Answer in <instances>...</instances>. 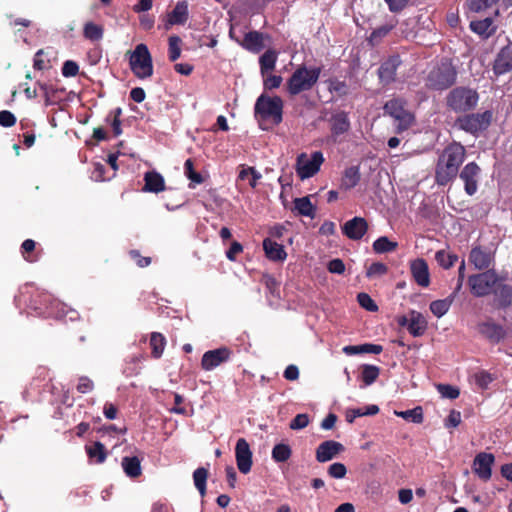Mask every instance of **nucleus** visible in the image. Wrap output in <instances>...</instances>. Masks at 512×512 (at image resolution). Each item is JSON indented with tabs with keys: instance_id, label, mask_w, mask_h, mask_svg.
<instances>
[{
	"instance_id": "1",
	"label": "nucleus",
	"mask_w": 512,
	"mask_h": 512,
	"mask_svg": "<svg viewBox=\"0 0 512 512\" xmlns=\"http://www.w3.org/2000/svg\"><path fill=\"white\" fill-rule=\"evenodd\" d=\"M465 158L466 149L460 142L453 141L446 145L439 153L435 165V183L446 186L452 182L458 176Z\"/></svg>"
},
{
	"instance_id": "2",
	"label": "nucleus",
	"mask_w": 512,
	"mask_h": 512,
	"mask_svg": "<svg viewBox=\"0 0 512 512\" xmlns=\"http://www.w3.org/2000/svg\"><path fill=\"white\" fill-rule=\"evenodd\" d=\"M320 74V67L307 68L304 64H301L288 78L286 91L290 96H296L302 92L310 91L318 82Z\"/></svg>"
},
{
	"instance_id": "3",
	"label": "nucleus",
	"mask_w": 512,
	"mask_h": 512,
	"mask_svg": "<svg viewBox=\"0 0 512 512\" xmlns=\"http://www.w3.org/2000/svg\"><path fill=\"white\" fill-rule=\"evenodd\" d=\"M457 70L449 59H442L428 73L426 87L430 90L443 91L456 83Z\"/></svg>"
},
{
	"instance_id": "4",
	"label": "nucleus",
	"mask_w": 512,
	"mask_h": 512,
	"mask_svg": "<svg viewBox=\"0 0 512 512\" xmlns=\"http://www.w3.org/2000/svg\"><path fill=\"white\" fill-rule=\"evenodd\" d=\"M445 101L449 110L455 113H466L477 106L479 94L472 88L458 86L447 94Z\"/></svg>"
},
{
	"instance_id": "5",
	"label": "nucleus",
	"mask_w": 512,
	"mask_h": 512,
	"mask_svg": "<svg viewBox=\"0 0 512 512\" xmlns=\"http://www.w3.org/2000/svg\"><path fill=\"white\" fill-rule=\"evenodd\" d=\"M283 100L279 96L270 97L261 94L254 106V115L258 120H271L273 124L278 125L283 120Z\"/></svg>"
},
{
	"instance_id": "6",
	"label": "nucleus",
	"mask_w": 512,
	"mask_h": 512,
	"mask_svg": "<svg viewBox=\"0 0 512 512\" xmlns=\"http://www.w3.org/2000/svg\"><path fill=\"white\" fill-rule=\"evenodd\" d=\"M129 66L133 74L139 79H146L153 75L152 56L146 44L136 45L133 51H128Z\"/></svg>"
},
{
	"instance_id": "7",
	"label": "nucleus",
	"mask_w": 512,
	"mask_h": 512,
	"mask_svg": "<svg viewBox=\"0 0 512 512\" xmlns=\"http://www.w3.org/2000/svg\"><path fill=\"white\" fill-rule=\"evenodd\" d=\"M406 106L407 101L401 97L392 98L383 106L385 114L391 116L395 121H397V134L408 130L415 121L414 115L406 108Z\"/></svg>"
},
{
	"instance_id": "8",
	"label": "nucleus",
	"mask_w": 512,
	"mask_h": 512,
	"mask_svg": "<svg viewBox=\"0 0 512 512\" xmlns=\"http://www.w3.org/2000/svg\"><path fill=\"white\" fill-rule=\"evenodd\" d=\"M499 280L494 270H486L482 273L471 275L468 278V284L474 296L484 297L493 292Z\"/></svg>"
},
{
	"instance_id": "9",
	"label": "nucleus",
	"mask_w": 512,
	"mask_h": 512,
	"mask_svg": "<svg viewBox=\"0 0 512 512\" xmlns=\"http://www.w3.org/2000/svg\"><path fill=\"white\" fill-rule=\"evenodd\" d=\"M324 156L321 151H315L310 157L306 153H300L296 158L295 170L301 180L316 175L324 163Z\"/></svg>"
},
{
	"instance_id": "10",
	"label": "nucleus",
	"mask_w": 512,
	"mask_h": 512,
	"mask_svg": "<svg viewBox=\"0 0 512 512\" xmlns=\"http://www.w3.org/2000/svg\"><path fill=\"white\" fill-rule=\"evenodd\" d=\"M492 120V112L486 110L482 113L466 114L459 117L456 121L459 128L465 132L477 135L479 132L486 130Z\"/></svg>"
},
{
	"instance_id": "11",
	"label": "nucleus",
	"mask_w": 512,
	"mask_h": 512,
	"mask_svg": "<svg viewBox=\"0 0 512 512\" xmlns=\"http://www.w3.org/2000/svg\"><path fill=\"white\" fill-rule=\"evenodd\" d=\"M478 334L490 344H498L507 337V329L493 318H486L476 324Z\"/></svg>"
},
{
	"instance_id": "12",
	"label": "nucleus",
	"mask_w": 512,
	"mask_h": 512,
	"mask_svg": "<svg viewBox=\"0 0 512 512\" xmlns=\"http://www.w3.org/2000/svg\"><path fill=\"white\" fill-rule=\"evenodd\" d=\"M397 323L401 327H407L408 332L413 337H420L424 335L427 330V320L422 313L411 310L409 317L402 315L397 317Z\"/></svg>"
},
{
	"instance_id": "13",
	"label": "nucleus",
	"mask_w": 512,
	"mask_h": 512,
	"mask_svg": "<svg viewBox=\"0 0 512 512\" xmlns=\"http://www.w3.org/2000/svg\"><path fill=\"white\" fill-rule=\"evenodd\" d=\"M481 168L476 162L467 163L458 173L460 179L464 182V191L467 195L473 196L478 190V178Z\"/></svg>"
},
{
	"instance_id": "14",
	"label": "nucleus",
	"mask_w": 512,
	"mask_h": 512,
	"mask_svg": "<svg viewBox=\"0 0 512 512\" xmlns=\"http://www.w3.org/2000/svg\"><path fill=\"white\" fill-rule=\"evenodd\" d=\"M232 355V351L227 347H220L214 350L206 351L201 359V367L205 371H211L221 364L227 362Z\"/></svg>"
},
{
	"instance_id": "15",
	"label": "nucleus",
	"mask_w": 512,
	"mask_h": 512,
	"mask_svg": "<svg viewBox=\"0 0 512 512\" xmlns=\"http://www.w3.org/2000/svg\"><path fill=\"white\" fill-rule=\"evenodd\" d=\"M495 457L492 453L480 452L473 461L474 473L483 481L490 480Z\"/></svg>"
},
{
	"instance_id": "16",
	"label": "nucleus",
	"mask_w": 512,
	"mask_h": 512,
	"mask_svg": "<svg viewBox=\"0 0 512 512\" xmlns=\"http://www.w3.org/2000/svg\"><path fill=\"white\" fill-rule=\"evenodd\" d=\"M236 463L243 474L250 472L252 467V451L244 438H239L235 446Z\"/></svg>"
},
{
	"instance_id": "17",
	"label": "nucleus",
	"mask_w": 512,
	"mask_h": 512,
	"mask_svg": "<svg viewBox=\"0 0 512 512\" xmlns=\"http://www.w3.org/2000/svg\"><path fill=\"white\" fill-rule=\"evenodd\" d=\"M369 228L368 222L365 218L355 216L354 218L345 222L342 226V233L351 240H360L367 233Z\"/></svg>"
},
{
	"instance_id": "18",
	"label": "nucleus",
	"mask_w": 512,
	"mask_h": 512,
	"mask_svg": "<svg viewBox=\"0 0 512 512\" xmlns=\"http://www.w3.org/2000/svg\"><path fill=\"white\" fill-rule=\"evenodd\" d=\"M401 64L398 55L389 57L378 68L379 81L383 86H387L396 80L397 69Z\"/></svg>"
},
{
	"instance_id": "19",
	"label": "nucleus",
	"mask_w": 512,
	"mask_h": 512,
	"mask_svg": "<svg viewBox=\"0 0 512 512\" xmlns=\"http://www.w3.org/2000/svg\"><path fill=\"white\" fill-rule=\"evenodd\" d=\"M344 451V446L334 440H326L319 444L316 449L315 457L320 463L328 462Z\"/></svg>"
},
{
	"instance_id": "20",
	"label": "nucleus",
	"mask_w": 512,
	"mask_h": 512,
	"mask_svg": "<svg viewBox=\"0 0 512 512\" xmlns=\"http://www.w3.org/2000/svg\"><path fill=\"white\" fill-rule=\"evenodd\" d=\"M329 122L331 134L335 142L338 136L347 133L351 127L348 114L345 111H339L333 114Z\"/></svg>"
},
{
	"instance_id": "21",
	"label": "nucleus",
	"mask_w": 512,
	"mask_h": 512,
	"mask_svg": "<svg viewBox=\"0 0 512 512\" xmlns=\"http://www.w3.org/2000/svg\"><path fill=\"white\" fill-rule=\"evenodd\" d=\"M512 70V45L503 47L493 64V71L496 75H503Z\"/></svg>"
},
{
	"instance_id": "22",
	"label": "nucleus",
	"mask_w": 512,
	"mask_h": 512,
	"mask_svg": "<svg viewBox=\"0 0 512 512\" xmlns=\"http://www.w3.org/2000/svg\"><path fill=\"white\" fill-rule=\"evenodd\" d=\"M411 274L414 281L421 287H428L430 284L429 268L424 259L418 258L411 262Z\"/></svg>"
},
{
	"instance_id": "23",
	"label": "nucleus",
	"mask_w": 512,
	"mask_h": 512,
	"mask_svg": "<svg viewBox=\"0 0 512 512\" xmlns=\"http://www.w3.org/2000/svg\"><path fill=\"white\" fill-rule=\"evenodd\" d=\"M493 256L487 249H483L480 246L473 247L469 254V261L479 270L489 268Z\"/></svg>"
},
{
	"instance_id": "24",
	"label": "nucleus",
	"mask_w": 512,
	"mask_h": 512,
	"mask_svg": "<svg viewBox=\"0 0 512 512\" xmlns=\"http://www.w3.org/2000/svg\"><path fill=\"white\" fill-rule=\"evenodd\" d=\"M144 186L142 190L150 193H160L166 189L163 176L156 171H148L144 174Z\"/></svg>"
},
{
	"instance_id": "25",
	"label": "nucleus",
	"mask_w": 512,
	"mask_h": 512,
	"mask_svg": "<svg viewBox=\"0 0 512 512\" xmlns=\"http://www.w3.org/2000/svg\"><path fill=\"white\" fill-rule=\"evenodd\" d=\"M263 250L265 252L266 257L274 262H283L287 258V253L282 244L273 241L270 238H265L263 240Z\"/></svg>"
},
{
	"instance_id": "26",
	"label": "nucleus",
	"mask_w": 512,
	"mask_h": 512,
	"mask_svg": "<svg viewBox=\"0 0 512 512\" xmlns=\"http://www.w3.org/2000/svg\"><path fill=\"white\" fill-rule=\"evenodd\" d=\"M241 46L252 53H259L264 47V34L259 31H249L244 35Z\"/></svg>"
},
{
	"instance_id": "27",
	"label": "nucleus",
	"mask_w": 512,
	"mask_h": 512,
	"mask_svg": "<svg viewBox=\"0 0 512 512\" xmlns=\"http://www.w3.org/2000/svg\"><path fill=\"white\" fill-rule=\"evenodd\" d=\"M469 27L482 39H488L496 32V27L493 24V20L489 17L483 20L471 21Z\"/></svg>"
},
{
	"instance_id": "28",
	"label": "nucleus",
	"mask_w": 512,
	"mask_h": 512,
	"mask_svg": "<svg viewBox=\"0 0 512 512\" xmlns=\"http://www.w3.org/2000/svg\"><path fill=\"white\" fill-rule=\"evenodd\" d=\"M361 174L359 166H350L342 174L340 188L342 190H351L360 182Z\"/></svg>"
},
{
	"instance_id": "29",
	"label": "nucleus",
	"mask_w": 512,
	"mask_h": 512,
	"mask_svg": "<svg viewBox=\"0 0 512 512\" xmlns=\"http://www.w3.org/2000/svg\"><path fill=\"white\" fill-rule=\"evenodd\" d=\"M189 17L188 3L186 0L179 1L174 9L168 14V22L171 25H183Z\"/></svg>"
},
{
	"instance_id": "30",
	"label": "nucleus",
	"mask_w": 512,
	"mask_h": 512,
	"mask_svg": "<svg viewBox=\"0 0 512 512\" xmlns=\"http://www.w3.org/2000/svg\"><path fill=\"white\" fill-rule=\"evenodd\" d=\"M492 293H494L500 308H507L512 305V287L510 285L498 282Z\"/></svg>"
},
{
	"instance_id": "31",
	"label": "nucleus",
	"mask_w": 512,
	"mask_h": 512,
	"mask_svg": "<svg viewBox=\"0 0 512 512\" xmlns=\"http://www.w3.org/2000/svg\"><path fill=\"white\" fill-rule=\"evenodd\" d=\"M85 450L90 461L96 464L104 463L108 455L104 444L99 441L86 445Z\"/></svg>"
},
{
	"instance_id": "32",
	"label": "nucleus",
	"mask_w": 512,
	"mask_h": 512,
	"mask_svg": "<svg viewBox=\"0 0 512 512\" xmlns=\"http://www.w3.org/2000/svg\"><path fill=\"white\" fill-rule=\"evenodd\" d=\"M38 297L41 306H36L35 310L38 311L39 314L52 316L53 308H57L60 305V302L54 299L49 293H39Z\"/></svg>"
},
{
	"instance_id": "33",
	"label": "nucleus",
	"mask_w": 512,
	"mask_h": 512,
	"mask_svg": "<svg viewBox=\"0 0 512 512\" xmlns=\"http://www.w3.org/2000/svg\"><path fill=\"white\" fill-rule=\"evenodd\" d=\"M121 465L125 474L130 478H137L142 474L141 462L137 456L123 457Z\"/></svg>"
},
{
	"instance_id": "34",
	"label": "nucleus",
	"mask_w": 512,
	"mask_h": 512,
	"mask_svg": "<svg viewBox=\"0 0 512 512\" xmlns=\"http://www.w3.org/2000/svg\"><path fill=\"white\" fill-rule=\"evenodd\" d=\"M294 209L300 216H306L313 218L315 216L316 207L311 203L309 196L295 198Z\"/></svg>"
},
{
	"instance_id": "35",
	"label": "nucleus",
	"mask_w": 512,
	"mask_h": 512,
	"mask_svg": "<svg viewBox=\"0 0 512 512\" xmlns=\"http://www.w3.org/2000/svg\"><path fill=\"white\" fill-rule=\"evenodd\" d=\"M456 292H453L450 296L445 299H439L432 301L430 303L431 312L438 318L444 316L448 310L450 309L453 300L455 298Z\"/></svg>"
},
{
	"instance_id": "36",
	"label": "nucleus",
	"mask_w": 512,
	"mask_h": 512,
	"mask_svg": "<svg viewBox=\"0 0 512 512\" xmlns=\"http://www.w3.org/2000/svg\"><path fill=\"white\" fill-rule=\"evenodd\" d=\"M150 347H151V355L155 359H159L165 349L166 346V338L163 334L159 332H152L150 335Z\"/></svg>"
},
{
	"instance_id": "37",
	"label": "nucleus",
	"mask_w": 512,
	"mask_h": 512,
	"mask_svg": "<svg viewBox=\"0 0 512 512\" xmlns=\"http://www.w3.org/2000/svg\"><path fill=\"white\" fill-rule=\"evenodd\" d=\"M277 62V52L268 49L266 50L259 58L260 71L263 77L267 74L268 71H271L275 68Z\"/></svg>"
},
{
	"instance_id": "38",
	"label": "nucleus",
	"mask_w": 512,
	"mask_h": 512,
	"mask_svg": "<svg viewBox=\"0 0 512 512\" xmlns=\"http://www.w3.org/2000/svg\"><path fill=\"white\" fill-rule=\"evenodd\" d=\"M360 379L365 386L373 384L380 375V368L371 364H363L360 366Z\"/></svg>"
},
{
	"instance_id": "39",
	"label": "nucleus",
	"mask_w": 512,
	"mask_h": 512,
	"mask_svg": "<svg viewBox=\"0 0 512 512\" xmlns=\"http://www.w3.org/2000/svg\"><path fill=\"white\" fill-rule=\"evenodd\" d=\"M104 28L94 22H87L83 27V36L90 41H99L103 38Z\"/></svg>"
},
{
	"instance_id": "40",
	"label": "nucleus",
	"mask_w": 512,
	"mask_h": 512,
	"mask_svg": "<svg viewBox=\"0 0 512 512\" xmlns=\"http://www.w3.org/2000/svg\"><path fill=\"white\" fill-rule=\"evenodd\" d=\"M397 24V21H393L391 23H387L385 25H382L380 27H377L376 29H374L372 31V33L370 34V37H369V42L372 44V45H377L380 43V41L386 37L390 32L391 30H393L395 28Z\"/></svg>"
},
{
	"instance_id": "41",
	"label": "nucleus",
	"mask_w": 512,
	"mask_h": 512,
	"mask_svg": "<svg viewBox=\"0 0 512 512\" xmlns=\"http://www.w3.org/2000/svg\"><path fill=\"white\" fill-rule=\"evenodd\" d=\"M208 475L209 472L204 467H199L193 472L194 485L202 498L206 495V482Z\"/></svg>"
},
{
	"instance_id": "42",
	"label": "nucleus",
	"mask_w": 512,
	"mask_h": 512,
	"mask_svg": "<svg viewBox=\"0 0 512 512\" xmlns=\"http://www.w3.org/2000/svg\"><path fill=\"white\" fill-rule=\"evenodd\" d=\"M372 247L375 253L382 254L396 250L398 243L389 240L386 236H381L373 242Z\"/></svg>"
},
{
	"instance_id": "43",
	"label": "nucleus",
	"mask_w": 512,
	"mask_h": 512,
	"mask_svg": "<svg viewBox=\"0 0 512 512\" xmlns=\"http://www.w3.org/2000/svg\"><path fill=\"white\" fill-rule=\"evenodd\" d=\"M271 454L275 462H286L292 455V449L288 444L279 443L273 447Z\"/></svg>"
},
{
	"instance_id": "44",
	"label": "nucleus",
	"mask_w": 512,
	"mask_h": 512,
	"mask_svg": "<svg viewBox=\"0 0 512 512\" xmlns=\"http://www.w3.org/2000/svg\"><path fill=\"white\" fill-rule=\"evenodd\" d=\"M122 115V109L120 107H117L109 112V114L106 117V122L110 123L114 136H119L122 133L121 128V117Z\"/></svg>"
},
{
	"instance_id": "45",
	"label": "nucleus",
	"mask_w": 512,
	"mask_h": 512,
	"mask_svg": "<svg viewBox=\"0 0 512 512\" xmlns=\"http://www.w3.org/2000/svg\"><path fill=\"white\" fill-rule=\"evenodd\" d=\"M435 260L442 268L449 269L457 262L458 257L446 250H439L435 254Z\"/></svg>"
},
{
	"instance_id": "46",
	"label": "nucleus",
	"mask_w": 512,
	"mask_h": 512,
	"mask_svg": "<svg viewBox=\"0 0 512 512\" xmlns=\"http://www.w3.org/2000/svg\"><path fill=\"white\" fill-rule=\"evenodd\" d=\"M395 414L407 421H411L413 423L420 424L423 422V409L421 406H417L413 409H409L406 411H395Z\"/></svg>"
},
{
	"instance_id": "47",
	"label": "nucleus",
	"mask_w": 512,
	"mask_h": 512,
	"mask_svg": "<svg viewBox=\"0 0 512 512\" xmlns=\"http://www.w3.org/2000/svg\"><path fill=\"white\" fill-rule=\"evenodd\" d=\"M182 40L177 35H172L168 39V57L171 62H175L181 55Z\"/></svg>"
},
{
	"instance_id": "48",
	"label": "nucleus",
	"mask_w": 512,
	"mask_h": 512,
	"mask_svg": "<svg viewBox=\"0 0 512 512\" xmlns=\"http://www.w3.org/2000/svg\"><path fill=\"white\" fill-rule=\"evenodd\" d=\"M261 282L265 285L267 291L274 297H280V283L276 278L268 273L262 275Z\"/></svg>"
},
{
	"instance_id": "49",
	"label": "nucleus",
	"mask_w": 512,
	"mask_h": 512,
	"mask_svg": "<svg viewBox=\"0 0 512 512\" xmlns=\"http://www.w3.org/2000/svg\"><path fill=\"white\" fill-rule=\"evenodd\" d=\"M498 1L499 0H467L466 5L471 12L478 13L490 8Z\"/></svg>"
},
{
	"instance_id": "50",
	"label": "nucleus",
	"mask_w": 512,
	"mask_h": 512,
	"mask_svg": "<svg viewBox=\"0 0 512 512\" xmlns=\"http://www.w3.org/2000/svg\"><path fill=\"white\" fill-rule=\"evenodd\" d=\"M184 171H185L186 177L192 183H195V184L203 183L204 178L202 177V175L199 172L195 171L194 164H193V161L191 159H187L185 161V163H184Z\"/></svg>"
},
{
	"instance_id": "51",
	"label": "nucleus",
	"mask_w": 512,
	"mask_h": 512,
	"mask_svg": "<svg viewBox=\"0 0 512 512\" xmlns=\"http://www.w3.org/2000/svg\"><path fill=\"white\" fill-rule=\"evenodd\" d=\"M359 305L369 312L378 311V306L369 294L361 292L357 295Z\"/></svg>"
},
{
	"instance_id": "52",
	"label": "nucleus",
	"mask_w": 512,
	"mask_h": 512,
	"mask_svg": "<svg viewBox=\"0 0 512 512\" xmlns=\"http://www.w3.org/2000/svg\"><path fill=\"white\" fill-rule=\"evenodd\" d=\"M437 391L443 398L456 399L460 395V391L457 387L449 384H438Z\"/></svg>"
},
{
	"instance_id": "53",
	"label": "nucleus",
	"mask_w": 512,
	"mask_h": 512,
	"mask_svg": "<svg viewBox=\"0 0 512 512\" xmlns=\"http://www.w3.org/2000/svg\"><path fill=\"white\" fill-rule=\"evenodd\" d=\"M328 475L335 479H342L347 474V468L343 463L335 462L328 467Z\"/></svg>"
},
{
	"instance_id": "54",
	"label": "nucleus",
	"mask_w": 512,
	"mask_h": 512,
	"mask_svg": "<svg viewBox=\"0 0 512 512\" xmlns=\"http://www.w3.org/2000/svg\"><path fill=\"white\" fill-rule=\"evenodd\" d=\"M310 419L308 414H297L290 422L289 427L292 430H301L309 425Z\"/></svg>"
},
{
	"instance_id": "55",
	"label": "nucleus",
	"mask_w": 512,
	"mask_h": 512,
	"mask_svg": "<svg viewBox=\"0 0 512 512\" xmlns=\"http://www.w3.org/2000/svg\"><path fill=\"white\" fill-rule=\"evenodd\" d=\"M388 272V267L384 263L381 262H374L372 263L366 272V276L368 278L376 277V276H382L385 275Z\"/></svg>"
},
{
	"instance_id": "56",
	"label": "nucleus",
	"mask_w": 512,
	"mask_h": 512,
	"mask_svg": "<svg viewBox=\"0 0 512 512\" xmlns=\"http://www.w3.org/2000/svg\"><path fill=\"white\" fill-rule=\"evenodd\" d=\"M36 243L32 239H26L21 245V253L24 259L28 262H34L36 258L31 255L35 250Z\"/></svg>"
},
{
	"instance_id": "57",
	"label": "nucleus",
	"mask_w": 512,
	"mask_h": 512,
	"mask_svg": "<svg viewBox=\"0 0 512 512\" xmlns=\"http://www.w3.org/2000/svg\"><path fill=\"white\" fill-rule=\"evenodd\" d=\"M76 389L81 394L89 393L94 389V382L87 376H81L78 379Z\"/></svg>"
},
{
	"instance_id": "58",
	"label": "nucleus",
	"mask_w": 512,
	"mask_h": 512,
	"mask_svg": "<svg viewBox=\"0 0 512 512\" xmlns=\"http://www.w3.org/2000/svg\"><path fill=\"white\" fill-rule=\"evenodd\" d=\"M79 73V65L72 60H67L62 66V75L64 77H75Z\"/></svg>"
},
{
	"instance_id": "59",
	"label": "nucleus",
	"mask_w": 512,
	"mask_h": 512,
	"mask_svg": "<svg viewBox=\"0 0 512 512\" xmlns=\"http://www.w3.org/2000/svg\"><path fill=\"white\" fill-rule=\"evenodd\" d=\"M283 78L280 75H268L264 77L263 86L265 90H273L280 87Z\"/></svg>"
},
{
	"instance_id": "60",
	"label": "nucleus",
	"mask_w": 512,
	"mask_h": 512,
	"mask_svg": "<svg viewBox=\"0 0 512 512\" xmlns=\"http://www.w3.org/2000/svg\"><path fill=\"white\" fill-rule=\"evenodd\" d=\"M461 423V412L458 410H451L448 417L445 419L446 428H456Z\"/></svg>"
},
{
	"instance_id": "61",
	"label": "nucleus",
	"mask_w": 512,
	"mask_h": 512,
	"mask_svg": "<svg viewBox=\"0 0 512 512\" xmlns=\"http://www.w3.org/2000/svg\"><path fill=\"white\" fill-rule=\"evenodd\" d=\"M16 123V117L15 115L8 111V110H2L0 111V125L3 127H12Z\"/></svg>"
},
{
	"instance_id": "62",
	"label": "nucleus",
	"mask_w": 512,
	"mask_h": 512,
	"mask_svg": "<svg viewBox=\"0 0 512 512\" xmlns=\"http://www.w3.org/2000/svg\"><path fill=\"white\" fill-rule=\"evenodd\" d=\"M327 269L330 273L343 274L345 272V264L341 259L335 258L328 262Z\"/></svg>"
},
{
	"instance_id": "63",
	"label": "nucleus",
	"mask_w": 512,
	"mask_h": 512,
	"mask_svg": "<svg viewBox=\"0 0 512 512\" xmlns=\"http://www.w3.org/2000/svg\"><path fill=\"white\" fill-rule=\"evenodd\" d=\"M329 90L337 93L339 96H345L348 93V86L344 81L335 80L331 81Z\"/></svg>"
},
{
	"instance_id": "64",
	"label": "nucleus",
	"mask_w": 512,
	"mask_h": 512,
	"mask_svg": "<svg viewBox=\"0 0 512 512\" xmlns=\"http://www.w3.org/2000/svg\"><path fill=\"white\" fill-rule=\"evenodd\" d=\"M475 381L479 387L485 389L493 381V379L489 373L481 371L475 375Z\"/></svg>"
}]
</instances>
